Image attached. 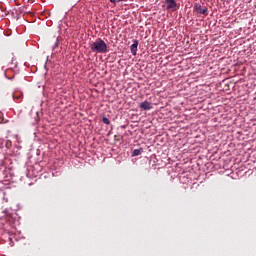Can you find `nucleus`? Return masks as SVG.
Here are the masks:
<instances>
[{"label":"nucleus","mask_w":256,"mask_h":256,"mask_svg":"<svg viewBox=\"0 0 256 256\" xmlns=\"http://www.w3.org/2000/svg\"><path fill=\"white\" fill-rule=\"evenodd\" d=\"M13 145V143L10 140L6 141V147L7 149H10V147Z\"/></svg>","instance_id":"9d476101"},{"label":"nucleus","mask_w":256,"mask_h":256,"mask_svg":"<svg viewBox=\"0 0 256 256\" xmlns=\"http://www.w3.org/2000/svg\"><path fill=\"white\" fill-rule=\"evenodd\" d=\"M57 47H59V38H56V41L52 47V51H55V49H57Z\"/></svg>","instance_id":"6e6552de"},{"label":"nucleus","mask_w":256,"mask_h":256,"mask_svg":"<svg viewBox=\"0 0 256 256\" xmlns=\"http://www.w3.org/2000/svg\"><path fill=\"white\" fill-rule=\"evenodd\" d=\"M13 99H15L16 101H19L20 99H22L23 94H21V92H16L12 95Z\"/></svg>","instance_id":"0eeeda50"},{"label":"nucleus","mask_w":256,"mask_h":256,"mask_svg":"<svg viewBox=\"0 0 256 256\" xmlns=\"http://www.w3.org/2000/svg\"><path fill=\"white\" fill-rule=\"evenodd\" d=\"M140 109H142V111H150V109H153V106L151 105V102L144 101L140 103Z\"/></svg>","instance_id":"7ed1b4c3"},{"label":"nucleus","mask_w":256,"mask_h":256,"mask_svg":"<svg viewBox=\"0 0 256 256\" xmlns=\"http://www.w3.org/2000/svg\"><path fill=\"white\" fill-rule=\"evenodd\" d=\"M141 153H143V148L135 149L132 152V157H137V156L141 155Z\"/></svg>","instance_id":"423d86ee"},{"label":"nucleus","mask_w":256,"mask_h":256,"mask_svg":"<svg viewBox=\"0 0 256 256\" xmlns=\"http://www.w3.org/2000/svg\"><path fill=\"white\" fill-rule=\"evenodd\" d=\"M165 3L167 5V9H177V2L175 0H165Z\"/></svg>","instance_id":"39448f33"},{"label":"nucleus","mask_w":256,"mask_h":256,"mask_svg":"<svg viewBox=\"0 0 256 256\" xmlns=\"http://www.w3.org/2000/svg\"><path fill=\"white\" fill-rule=\"evenodd\" d=\"M0 123H3V116H0Z\"/></svg>","instance_id":"9b49d317"},{"label":"nucleus","mask_w":256,"mask_h":256,"mask_svg":"<svg viewBox=\"0 0 256 256\" xmlns=\"http://www.w3.org/2000/svg\"><path fill=\"white\" fill-rule=\"evenodd\" d=\"M137 47H139V40H133V44L130 46L132 55H137Z\"/></svg>","instance_id":"20e7f679"},{"label":"nucleus","mask_w":256,"mask_h":256,"mask_svg":"<svg viewBox=\"0 0 256 256\" xmlns=\"http://www.w3.org/2000/svg\"><path fill=\"white\" fill-rule=\"evenodd\" d=\"M92 53H107V43L103 39L98 38L95 42H92L90 45Z\"/></svg>","instance_id":"f257e3e1"},{"label":"nucleus","mask_w":256,"mask_h":256,"mask_svg":"<svg viewBox=\"0 0 256 256\" xmlns=\"http://www.w3.org/2000/svg\"><path fill=\"white\" fill-rule=\"evenodd\" d=\"M102 122H103L105 125H111V121H110L107 117H103V118H102Z\"/></svg>","instance_id":"1a4fd4ad"},{"label":"nucleus","mask_w":256,"mask_h":256,"mask_svg":"<svg viewBox=\"0 0 256 256\" xmlns=\"http://www.w3.org/2000/svg\"><path fill=\"white\" fill-rule=\"evenodd\" d=\"M0 117H3V114L0 112Z\"/></svg>","instance_id":"ddd939ff"},{"label":"nucleus","mask_w":256,"mask_h":256,"mask_svg":"<svg viewBox=\"0 0 256 256\" xmlns=\"http://www.w3.org/2000/svg\"><path fill=\"white\" fill-rule=\"evenodd\" d=\"M194 11L196 12V13H198L199 15H205L206 13H207V7H201V4H199V3H196L195 5H194Z\"/></svg>","instance_id":"f03ea898"},{"label":"nucleus","mask_w":256,"mask_h":256,"mask_svg":"<svg viewBox=\"0 0 256 256\" xmlns=\"http://www.w3.org/2000/svg\"><path fill=\"white\" fill-rule=\"evenodd\" d=\"M221 1H225V0H221Z\"/></svg>","instance_id":"4468645a"},{"label":"nucleus","mask_w":256,"mask_h":256,"mask_svg":"<svg viewBox=\"0 0 256 256\" xmlns=\"http://www.w3.org/2000/svg\"><path fill=\"white\" fill-rule=\"evenodd\" d=\"M117 0H109L110 3H115Z\"/></svg>","instance_id":"f8f14e48"}]
</instances>
